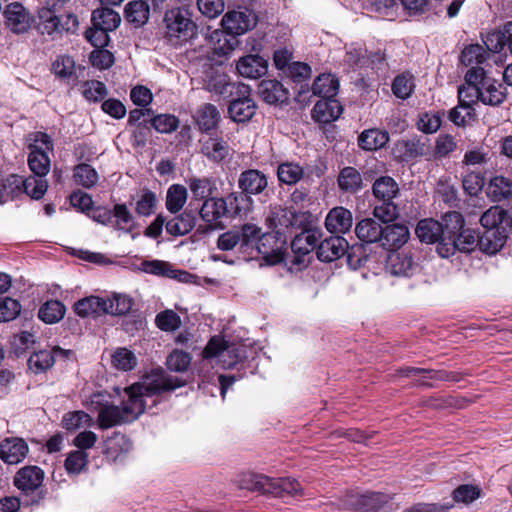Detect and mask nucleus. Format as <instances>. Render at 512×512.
<instances>
[{"label": "nucleus", "mask_w": 512, "mask_h": 512, "mask_svg": "<svg viewBox=\"0 0 512 512\" xmlns=\"http://www.w3.org/2000/svg\"><path fill=\"white\" fill-rule=\"evenodd\" d=\"M183 383H174L169 377L156 375L148 377L143 383H136L124 389L127 399L121 405L109 404L101 392L90 397L87 405L90 409L98 411L97 424L101 429L133 422L142 415L147 406V400L167 390H173Z\"/></svg>", "instance_id": "obj_1"}, {"label": "nucleus", "mask_w": 512, "mask_h": 512, "mask_svg": "<svg viewBox=\"0 0 512 512\" xmlns=\"http://www.w3.org/2000/svg\"><path fill=\"white\" fill-rule=\"evenodd\" d=\"M507 97V88L490 77L484 67H472L467 70L464 83L458 88V100L462 109L470 115L472 106L477 102L498 106Z\"/></svg>", "instance_id": "obj_2"}, {"label": "nucleus", "mask_w": 512, "mask_h": 512, "mask_svg": "<svg viewBox=\"0 0 512 512\" xmlns=\"http://www.w3.org/2000/svg\"><path fill=\"white\" fill-rule=\"evenodd\" d=\"M372 192L381 201V204L374 207V216L384 223L395 220L399 214L398 207L393 202L399 193L396 181L389 176L380 177L374 182Z\"/></svg>", "instance_id": "obj_3"}, {"label": "nucleus", "mask_w": 512, "mask_h": 512, "mask_svg": "<svg viewBox=\"0 0 512 512\" xmlns=\"http://www.w3.org/2000/svg\"><path fill=\"white\" fill-rule=\"evenodd\" d=\"M163 21L170 40L187 41L192 36V11L189 5L166 11Z\"/></svg>", "instance_id": "obj_4"}, {"label": "nucleus", "mask_w": 512, "mask_h": 512, "mask_svg": "<svg viewBox=\"0 0 512 512\" xmlns=\"http://www.w3.org/2000/svg\"><path fill=\"white\" fill-rule=\"evenodd\" d=\"M267 185L268 181L265 174L259 170L249 169L242 172L238 179V186L242 190L243 194H231L228 198L231 205L235 203L236 213L239 214L244 210L240 206V201L250 202L251 199L248 195L262 193L267 188Z\"/></svg>", "instance_id": "obj_5"}, {"label": "nucleus", "mask_w": 512, "mask_h": 512, "mask_svg": "<svg viewBox=\"0 0 512 512\" xmlns=\"http://www.w3.org/2000/svg\"><path fill=\"white\" fill-rule=\"evenodd\" d=\"M202 88L222 98L244 95L248 91V85L240 82H232L225 73L211 70L202 82Z\"/></svg>", "instance_id": "obj_6"}, {"label": "nucleus", "mask_w": 512, "mask_h": 512, "mask_svg": "<svg viewBox=\"0 0 512 512\" xmlns=\"http://www.w3.org/2000/svg\"><path fill=\"white\" fill-rule=\"evenodd\" d=\"M444 238L441 243L436 245V251L442 258H448L456 251L471 252L478 247V235L469 228H464L455 235Z\"/></svg>", "instance_id": "obj_7"}, {"label": "nucleus", "mask_w": 512, "mask_h": 512, "mask_svg": "<svg viewBox=\"0 0 512 512\" xmlns=\"http://www.w3.org/2000/svg\"><path fill=\"white\" fill-rule=\"evenodd\" d=\"M258 17L250 9L228 11L222 18L221 24L228 34L242 35L254 29L257 25Z\"/></svg>", "instance_id": "obj_8"}, {"label": "nucleus", "mask_w": 512, "mask_h": 512, "mask_svg": "<svg viewBox=\"0 0 512 512\" xmlns=\"http://www.w3.org/2000/svg\"><path fill=\"white\" fill-rule=\"evenodd\" d=\"M9 186H14L11 189L12 193L24 191L32 199H40L44 196L48 189V181L43 176L31 175L27 178H23L19 175H10L7 180Z\"/></svg>", "instance_id": "obj_9"}, {"label": "nucleus", "mask_w": 512, "mask_h": 512, "mask_svg": "<svg viewBox=\"0 0 512 512\" xmlns=\"http://www.w3.org/2000/svg\"><path fill=\"white\" fill-rule=\"evenodd\" d=\"M285 241L279 231L274 233L262 234L256 244L259 254L268 264L274 265L280 263L284 258L283 246Z\"/></svg>", "instance_id": "obj_10"}, {"label": "nucleus", "mask_w": 512, "mask_h": 512, "mask_svg": "<svg viewBox=\"0 0 512 512\" xmlns=\"http://www.w3.org/2000/svg\"><path fill=\"white\" fill-rule=\"evenodd\" d=\"M6 27L15 34L27 32L31 27V15L19 2L9 3L4 11Z\"/></svg>", "instance_id": "obj_11"}, {"label": "nucleus", "mask_w": 512, "mask_h": 512, "mask_svg": "<svg viewBox=\"0 0 512 512\" xmlns=\"http://www.w3.org/2000/svg\"><path fill=\"white\" fill-rule=\"evenodd\" d=\"M73 354L72 350H65L59 346L53 347L52 350H39L29 357L28 366L33 372L42 373L54 365L56 358L66 360Z\"/></svg>", "instance_id": "obj_12"}, {"label": "nucleus", "mask_w": 512, "mask_h": 512, "mask_svg": "<svg viewBox=\"0 0 512 512\" xmlns=\"http://www.w3.org/2000/svg\"><path fill=\"white\" fill-rule=\"evenodd\" d=\"M323 233L319 229H309L296 235L291 242V249L295 254L294 263H303V257L318 248Z\"/></svg>", "instance_id": "obj_13"}, {"label": "nucleus", "mask_w": 512, "mask_h": 512, "mask_svg": "<svg viewBox=\"0 0 512 512\" xmlns=\"http://www.w3.org/2000/svg\"><path fill=\"white\" fill-rule=\"evenodd\" d=\"M61 0H46L38 10L39 24L44 33L49 35L61 31L59 13L62 9Z\"/></svg>", "instance_id": "obj_14"}, {"label": "nucleus", "mask_w": 512, "mask_h": 512, "mask_svg": "<svg viewBox=\"0 0 512 512\" xmlns=\"http://www.w3.org/2000/svg\"><path fill=\"white\" fill-rule=\"evenodd\" d=\"M348 242L345 238L334 235L320 240L317 248V257L322 262H332L341 258L347 251Z\"/></svg>", "instance_id": "obj_15"}, {"label": "nucleus", "mask_w": 512, "mask_h": 512, "mask_svg": "<svg viewBox=\"0 0 512 512\" xmlns=\"http://www.w3.org/2000/svg\"><path fill=\"white\" fill-rule=\"evenodd\" d=\"M385 503V499L378 493H367L363 495H347L342 506L345 509H357L363 512H377Z\"/></svg>", "instance_id": "obj_16"}, {"label": "nucleus", "mask_w": 512, "mask_h": 512, "mask_svg": "<svg viewBox=\"0 0 512 512\" xmlns=\"http://www.w3.org/2000/svg\"><path fill=\"white\" fill-rule=\"evenodd\" d=\"M235 97L228 106V113L234 122H246L250 120L256 111V104L250 97V88L244 95Z\"/></svg>", "instance_id": "obj_17"}, {"label": "nucleus", "mask_w": 512, "mask_h": 512, "mask_svg": "<svg viewBox=\"0 0 512 512\" xmlns=\"http://www.w3.org/2000/svg\"><path fill=\"white\" fill-rule=\"evenodd\" d=\"M353 225V216L350 210L344 207H334L325 218L326 229L335 235L345 234Z\"/></svg>", "instance_id": "obj_18"}, {"label": "nucleus", "mask_w": 512, "mask_h": 512, "mask_svg": "<svg viewBox=\"0 0 512 512\" xmlns=\"http://www.w3.org/2000/svg\"><path fill=\"white\" fill-rule=\"evenodd\" d=\"M28 451V445L22 438H7L0 443V458L8 464L20 463Z\"/></svg>", "instance_id": "obj_19"}, {"label": "nucleus", "mask_w": 512, "mask_h": 512, "mask_svg": "<svg viewBox=\"0 0 512 512\" xmlns=\"http://www.w3.org/2000/svg\"><path fill=\"white\" fill-rule=\"evenodd\" d=\"M44 480V472L37 466L21 468L14 477L15 486L28 493L38 489Z\"/></svg>", "instance_id": "obj_20"}, {"label": "nucleus", "mask_w": 512, "mask_h": 512, "mask_svg": "<svg viewBox=\"0 0 512 512\" xmlns=\"http://www.w3.org/2000/svg\"><path fill=\"white\" fill-rule=\"evenodd\" d=\"M141 267L142 271L148 274L176 279L180 282H189L191 278L189 273L176 270L170 263L161 260L144 261Z\"/></svg>", "instance_id": "obj_21"}, {"label": "nucleus", "mask_w": 512, "mask_h": 512, "mask_svg": "<svg viewBox=\"0 0 512 512\" xmlns=\"http://www.w3.org/2000/svg\"><path fill=\"white\" fill-rule=\"evenodd\" d=\"M201 152L210 160L215 162L222 161L228 155L227 143L219 138L213 136L211 133H206L199 139Z\"/></svg>", "instance_id": "obj_22"}, {"label": "nucleus", "mask_w": 512, "mask_h": 512, "mask_svg": "<svg viewBox=\"0 0 512 512\" xmlns=\"http://www.w3.org/2000/svg\"><path fill=\"white\" fill-rule=\"evenodd\" d=\"M201 218L210 224L211 227H217L219 220L228 213L227 203L223 198H207L200 208Z\"/></svg>", "instance_id": "obj_23"}, {"label": "nucleus", "mask_w": 512, "mask_h": 512, "mask_svg": "<svg viewBox=\"0 0 512 512\" xmlns=\"http://www.w3.org/2000/svg\"><path fill=\"white\" fill-rule=\"evenodd\" d=\"M220 120V111L211 103L202 104L198 108L196 116H194V122L197 124L199 130L205 133H210L215 130Z\"/></svg>", "instance_id": "obj_24"}, {"label": "nucleus", "mask_w": 512, "mask_h": 512, "mask_svg": "<svg viewBox=\"0 0 512 512\" xmlns=\"http://www.w3.org/2000/svg\"><path fill=\"white\" fill-rule=\"evenodd\" d=\"M342 107L335 98H321L314 105L312 116L317 122L329 123L339 118Z\"/></svg>", "instance_id": "obj_25"}, {"label": "nucleus", "mask_w": 512, "mask_h": 512, "mask_svg": "<svg viewBox=\"0 0 512 512\" xmlns=\"http://www.w3.org/2000/svg\"><path fill=\"white\" fill-rule=\"evenodd\" d=\"M236 68L241 76L257 79L267 72V62L258 55H246L238 60Z\"/></svg>", "instance_id": "obj_26"}, {"label": "nucleus", "mask_w": 512, "mask_h": 512, "mask_svg": "<svg viewBox=\"0 0 512 512\" xmlns=\"http://www.w3.org/2000/svg\"><path fill=\"white\" fill-rule=\"evenodd\" d=\"M506 239V229H487L478 236V247L482 252L494 255L504 246Z\"/></svg>", "instance_id": "obj_27"}, {"label": "nucleus", "mask_w": 512, "mask_h": 512, "mask_svg": "<svg viewBox=\"0 0 512 512\" xmlns=\"http://www.w3.org/2000/svg\"><path fill=\"white\" fill-rule=\"evenodd\" d=\"M234 483L239 489L268 494L270 477L253 472H242L236 475Z\"/></svg>", "instance_id": "obj_28"}, {"label": "nucleus", "mask_w": 512, "mask_h": 512, "mask_svg": "<svg viewBox=\"0 0 512 512\" xmlns=\"http://www.w3.org/2000/svg\"><path fill=\"white\" fill-rule=\"evenodd\" d=\"M409 235V230L405 225H387L383 228V236H381L380 242L387 249H396L408 241Z\"/></svg>", "instance_id": "obj_29"}, {"label": "nucleus", "mask_w": 512, "mask_h": 512, "mask_svg": "<svg viewBox=\"0 0 512 512\" xmlns=\"http://www.w3.org/2000/svg\"><path fill=\"white\" fill-rule=\"evenodd\" d=\"M415 233L421 242L428 244L436 243L438 245L444 237L442 224L433 219L421 220L417 224Z\"/></svg>", "instance_id": "obj_30"}, {"label": "nucleus", "mask_w": 512, "mask_h": 512, "mask_svg": "<svg viewBox=\"0 0 512 512\" xmlns=\"http://www.w3.org/2000/svg\"><path fill=\"white\" fill-rule=\"evenodd\" d=\"M338 187L344 193L354 194L363 188L361 173L354 167H344L338 175Z\"/></svg>", "instance_id": "obj_31"}, {"label": "nucleus", "mask_w": 512, "mask_h": 512, "mask_svg": "<svg viewBox=\"0 0 512 512\" xmlns=\"http://www.w3.org/2000/svg\"><path fill=\"white\" fill-rule=\"evenodd\" d=\"M296 222L297 213L293 208L274 207L267 217L269 227L279 232L282 228L294 226Z\"/></svg>", "instance_id": "obj_32"}, {"label": "nucleus", "mask_w": 512, "mask_h": 512, "mask_svg": "<svg viewBox=\"0 0 512 512\" xmlns=\"http://www.w3.org/2000/svg\"><path fill=\"white\" fill-rule=\"evenodd\" d=\"M259 94L267 103L274 104L288 99V92L277 80H263L259 84Z\"/></svg>", "instance_id": "obj_33"}, {"label": "nucleus", "mask_w": 512, "mask_h": 512, "mask_svg": "<svg viewBox=\"0 0 512 512\" xmlns=\"http://www.w3.org/2000/svg\"><path fill=\"white\" fill-rule=\"evenodd\" d=\"M125 17L134 27H142L150 17L149 5L143 0L131 1L125 7Z\"/></svg>", "instance_id": "obj_34"}, {"label": "nucleus", "mask_w": 512, "mask_h": 512, "mask_svg": "<svg viewBox=\"0 0 512 512\" xmlns=\"http://www.w3.org/2000/svg\"><path fill=\"white\" fill-rule=\"evenodd\" d=\"M355 233L363 242H380L381 236H383V227L374 219L366 218L356 224Z\"/></svg>", "instance_id": "obj_35"}, {"label": "nucleus", "mask_w": 512, "mask_h": 512, "mask_svg": "<svg viewBox=\"0 0 512 512\" xmlns=\"http://www.w3.org/2000/svg\"><path fill=\"white\" fill-rule=\"evenodd\" d=\"M92 24L104 30L114 31L121 23L119 13L107 7L97 8L92 12Z\"/></svg>", "instance_id": "obj_36"}, {"label": "nucleus", "mask_w": 512, "mask_h": 512, "mask_svg": "<svg viewBox=\"0 0 512 512\" xmlns=\"http://www.w3.org/2000/svg\"><path fill=\"white\" fill-rule=\"evenodd\" d=\"M387 267L392 275L407 277L414 270V262L407 253H392L388 257Z\"/></svg>", "instance_id": "obj_37"}, {"label": "nucleus", "mask_w": 512, "mask_h": 512, "mask_svg": "<svg viewBox=\"0 0 512 512\" xmlns=\"http://www.w3.org/2000/svg\"><path fill=\"white\" fill-rule=\"evenodd\" d=\"M388 140L389 135L386 131L368 129L359 135L358 144L364 150L373 151L384 147Z\"/></svg>", "instance_id": "obj_38"}, {"label": "nucleus", "mask_w": 512, "mask_h": 512, "mask_svg": "<svg viewBox=\"0 0 512 512\" xmlns=\"http://www.w3.org/2000/svg\"><path fill=\"white\" fill-rule=\"evenodd\" d=\"M268 494L276 497H282L286 495H301L302 487L300 484L292 478H270V485H268Z\"/></svg>", "instance_id": "obj_39"}, {"label": "nucleus", "mask_w": 512, "mask_h": 512, "mask_svg": "<svg viewBox=\"0 0 512 512\" xmlns=\"http://www.w3.org/2000/svg\"><path fill=\"white\" fill-rule=\"evenodd\" d=\"M486 193L494 202L509 199L512 197V182L503 176H496L490 180Z\"/></svg>", "instance_id": "obj_40"}, {"label": "nucleus", "mask_w": 512, "mask_h": 512, "mask_svg": "<svg viewBox=\"0 0 512 512\" xmlns=\"http://www.w3.org/2000/svg\"><path fill=\"white\" fill-rule=\"evenodd\" d=\"M338 90V79L332 74H322L318 76L312 86L313 94L321 98H335Z\"/></svg>", "instance_id": "obj_41"}, {"label": "nucleus", "mask_w": 512, "mask_h": 512, "mask_svg": "<svg viewBox=\"0 0 512 512\" xmlns=\"http://www.w3.org/2000/svg\"><path fill=\"white\" fill-rule=\"evenodd\" d=\"M224 350H227L229 354H233L236 359H242L245 357V354L241 349L227 344L226 341L217 336L210 339L203 350V357L205 359L213 358L218 356L220 352Z\"/></svg>", "instance_id": "obj_42"}, {"label": "nucleus", "mask_w": 512, "mask_h": 512, "mask_svg": "<svg viewBox=\"0 0 512 512\" xmlns=\"http://www.w3.org/2000/svg\"><path fill=\"white\" fill-rule=\"evenodd\" d=\"M138 364V359L134 352L125 348H116L111 354V365L119 371H131Z\"/></svg>", "instance_id": "obj_43"}, {"label": "nucleus", "mask_w": 512, "mask_h": 512, "mask_svg": "<svg viewBox=\"0 0 512 512\" xmlns=\"http://www.w3.org/2000/svg\"><path fill=\"white\" fill-rule=\"evenodd\" d=\"M104 298L91 296L75 303L74 310L81 317L105 314Z\"/></svg>", "instance_id": "obj_44"}, {"label": "nucleus", "mask_w": 512, "mask_h": 512, "mask_svg": "<svg viewBox=\"0 0 512 512\" xmlns=\"http://www.w3.org/2000/svg\"><path fill=\"white\" fill-rule=\"evenodd\" d=\"M490 53L480 44H471L462 51L461 62L466 66L482 67Z\"/></svg>", "instance_id": "obj_45"}, {"label": "nucleus", "mask_w": 512, "mask_h": 512, "mask_svg": "<svg viewBox=\"0 0 512 512\" xmlns=\"http://www.w3.org/2000/svg\"><path fill=\"white\" fill-rule=\"evenodd\" d=\"M73 177L78 185L85 188L94 187L99 180L98 172L91 165L86 163L75 166Z\"/></svg>", "instance_id": "obj_46"}, {"label": "nucleus", "mask_w": 512, "mask_h": 512, "mask_svg": "<svg viewBox=\"0 0 512 512\" xmlns=\"http://www.w3.org/2000/svg\"><path fill=\"white\" fill-rule=\"evenodd\" d=\"M94 424L93 418L84 411H72L63 416L62 426L64 429L74 431L83 427H90Z\"/></svg>", "instance_id": "obj_47"}, {"label": "nucleus", "mask_w": 512, "mask_h": 512, "mask_svg": "<svg viewBox=\"0 0 512 512\" xmlns=\"http://www.w3.org/2000/svg\"><path fill=\"white\" fill-rule=\"evenodd\" d=\"M38 315L45 323H57L65 315V306L57 300L47 301L41 306Z\"/></svg>", "instance_id": "obj_48"}, {"label": "nucleus", "mask_w": 512, "mask_h": 512, "mask_svg": "<svg viewBox=\"0 0 512 512\" xmlns=\"http://www.w3.org/2000/svg\"><path fill=\"white\" fill-rule=\"evenodd\" d=\"M442 224L444 238H450L449 236L455 235L465 228V222L462 214L457 211L446 212L442 216Z\"/></svg>", "instance_id": "obj_49"}, {"label": "nucleus", "mask_w": 512, "mask_h": 512, "mask_svg": "<svg viewBox=\"0 0 512 512\" xmlns=\"http://www.w3.org/2000/svg\"><path fill=\"white\" fill-rule=\"evenodd\" d=\"M303 174V168L292 162L282 163L277 169L279 180L287 185L296 184L303 177Z\"/></svg>", "instance_id": "obj_50"}, {"label": "nucleus", "mask_w": 512, "mask_h": 512, "mask_svg": "<svg viewBox=\"0 0 512 512\" xmlns=\"http://www.w3.org/2000/svg\"><path fill=\"white\" fill-rule=\"evenodd\" d=\"M105 314L124 315L132 308V300L126 295H114L112 298L104 299Z\"/></svg>", "instance_id": "obj_51"}, {"label": "nucleus", "mask_w": 512, "mask_h": 512, "mask_svg": "<svg viewBox=\"0 0 512 512\" xmlns=\"http://www.w3.org/2000/svg\"><path fill=\"white\" fill-rule=\"evenodd\" d=\"M28 166L34 175L46 177L51 168V161L46 152H30Z\"/></svg>", "instance_id": "obj_52"}, {"label": "nucleus", "mask_w": 512, "mask_h": 512, "mask_svg": "<svg viewBox=\"0 0 512 512\" xmlns=\"http://www.w3.org/2000/svg\"><path fill=\"white\" fill-rule=\"evenodd\" d=\"M414 87V77L410 73H403L396 76L392 83L393 94L400 99L409 98Z\"/></svg>", "instance_id": "obj_53"}, {"label": "nucleus", "mask_w": 512, "mask_h": 512, "mask_svg": "<svg viewBox=\"0 0 512 512\" xmlns=\"http://www.w3.org/2000/svg\"><path fill=\"white\" fill-rule=\"evenodd\" d=\"M187 200V190L182 185H172L167 192V209L171 213H176L182 209Z\"/></svg>", "instance_id": "obj_54"}, {"label": "nucleus", "mask_w": 512, "mask_h": 512, "mask_svg": "<svg viewBox=\"0 0 512 512\" xmlns=\"http://www.w3.org/2000/svg\"><path fill=\"white\" fill-rule=\"evenodd\" d=\"M26 141L30 152H49L53 151V141L51 137L44 132H32L27 135Z\"/></svg>", "instance_id": "obj_55"}, {"label": "nucleus", "mask_w": 512, "mask_h": 512, "mask_svg": "<svg viewBox=\"0 0 512 512\" xmlns=\"http://www.w3.org/2000/svg\"><path fill=\"white\" fill-rule=\"evenodd\" d=\"M506 218V211L499 206H493L488 209L480 218L481 225L487 229H505L499 227Z\"/></svg>", "instance_id": "obj_56"}, {"label": "nucleus", "mask_w": 512, "mask_h": 512, "mask_svg": "<svg viewBox=\"0 0 512 512\" xmlns=\"http://www.w3.org/2000/svg\"><path fill=\"white\" fill-rule=\"evenodd\" d=\"M52 70L57 77L68 79L75 75L76 64L72 57L61 55L53 62Z\"/></svg>", "instance_id": "obj_57"}, {"label": "nucleus", "mask_w": 512, "mask_h": 512, "mask_svg": "<svg viewBox=\"0 0 512 512\" xmlns=\"http://www.w3.org/2000/svg\"><path fill=\"white\" fill-rule=\"evenodd\" d=\"M88 453L86 451L75 450L68 454L65 460V468L68 473L79 474L87 465Z\"/></svg>", "instance_id": "obj_58"}, {"label": "nucleus", "mask_w": 512, "mask_h": 512, "mask_svg": "<svg viewBox=\"0 0 512 512\" xmlns=\"http://www.w3.org/2000/svg\"><path fill=\"white\" fill-rule=\"evenodd\" d=\"M114 217L116 218L115 226L118 230L131 232L134 228V218L127 207L123 204L114 206Z\"/></svg>", "instance_id": "obj_59"}, {"label": "nucleus", "mask_w": 512, "mask_h": 512, "mask_svg": "<svg viewBox=\"0 0 512 512\" xmlns=\"http://www.w3.org/2000/svg\"><path fill=\"white\" fill-rule=\"evenodd\" d=\"M130 449L131 442L123 434L114 433V435L107 440V453L114 457H117L120 453H126Z\"/></svg>", "instance_id": "obj_60"}, {"label": "nucleus", "mask_w": 512, "mask_h": 512, "mask_svg": "<svg viewBox=\"0 0 512 512\" xmlns=\"http://www.w3.org/2000/svg\"><path fill=\"white\" fill-rule=\"evenodd\" d=\"M156 325L163 331H174L181 325V319L173 310L160 312L155 319Z\"/></svg>", "instance_id": "obj_61"}, {"label": "nucleus", "mask_w": 512, "mask_h": 512, "mask_svg": "<svg viewBox=\"0 0 512 512\" xmlns=\"http://www.w3.org/2000/svg\"><path fill=\"white\" fill-rule=\"evenodd\" d=\"M21 310V305L10 297L0 298V322L15 319Z\"/></svg>", "instance_id": "obj_62"}, {"label": "nucleus", "mask_w": 512, "mask_h": 512, "mask_svg": "<svg viewBox=\"0 0 512 512\" xmlns=\"http://www.w3.org/2000/svg\"><path fill=\"white\" fill-rule=\"evenodd\" d=\"M191 363L189 353L174 350L167 358V366L170 370L176 372H183L188 369Z\"/></svg>", "instance_id": "obj_63"}, {"label": "nucleus", "mask_w": 512, "mask_h": 512, "mask_svg": "<svg viewBox=\"0 0 512 512\" xmlns=\"http://www.w3.org/2000/svg\"><path fill=\"white\" fill-rule=\"evenodd\" d=\"M481 490L474 485H460L453 491L456 502L471 503L480 497Z\"/></svg>", "instance_id": "obj_64"}]
</instances>
